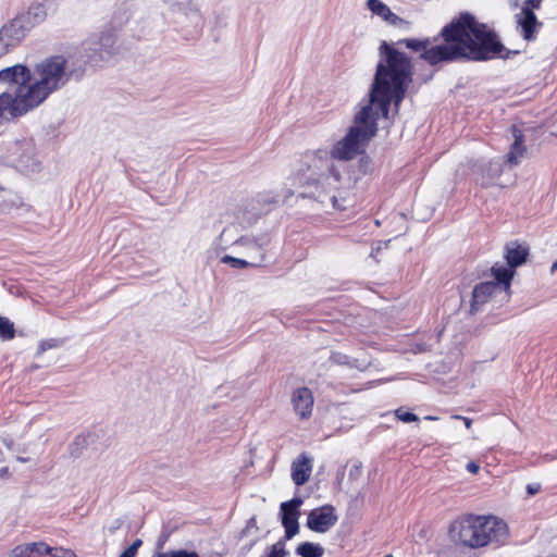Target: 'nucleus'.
<instances>
[{
    "instance_id": "1",
    "label": "nucleus",
    "mask_w": 557,
    "mask_h": 557,
    "mask_svg": "<svg viewBox=\"0 0 557 557\" xmlns=\"http://www.w3.org/2000/svg\"><path fill=\"white\" fill-rule=\"evenodd\" d=\"M412 75L411 59L383 41L380 46V61L368 98L359 102L352 125L346 135L332 147V159L350 161L364 151L366 146L377 132L380 116L388 117L392 103L395 112H398L412 82Z\"/></svg>"
},
{
    "instance_id": "2",
    "label": "nucleus",
    "mask_w": 557,
    "mask_h": 557,
    "mask_svg": "<svg viewBox=\"0 0 557 557\" xmlns=\"http://www.w3.org/2000/svg\"><path fill=\"white\" fill-rule=\"evenodd\" d=\"M441 37L443 42L438 45H433L434 39L431 38H405L397 45L419 52L420 59L430 65L461 59L486 61L500 57L505 50L495 32L469 13L460 14L458 18L444 26Z\"/></svg>"
},
{
    "instance_id": "3",
    "label": "nucleus",
    "mask_w": 557,
    "mask_h": 557,
    "mask_svg": "<svg viewBox=\"0 0 557 557\" xmlns=\"http://www.w3.org/2000/svg\"><path fill=\"white\" fill-rule=\"evenodd\" d=\"M34 83L22 87L12 98L10 92L0 95V119L25 114L39 106L50 94L69 81L64 55H52L38 63L33 73Z\"/></svg>"
},
{
    "instance_id": "4",
    "label": "nucleus",
    "mask_w": 557,
    "mask_h": 557,
    "mask_svg": "<svg viewBox=\"0 0 557 557\" xmlns=\"http://www.w3.org/2000/svg\"><path fill=\"white\" fill-rule=\"evenodd\" d=\"M331 151L326 149H318L305 157V164L307 165L308 174H302L298 177L299 184L307 187L309 190H305L300 194L304 198H312L321 203L322 208L327 211L330 208L335 210H343L344 207L338 203L336 196L324 188V183L329 180L324 173L319 174L318 171L327 169L334 181L338 182L341 178L339 173H334L333 169L329 166Z\"/></svg>"
},
{
    "instance_id": "5",
    "label": "nucleus",
    "mask_w": 557,
    "mask_h": 557,
    "mask_svg": "<svg viewBox=\"0 0 557 557\" xmlns=\"http://www.w3.org/2000/svg\"><path fill=\"white\" fill-rule=\"evenodd\" d=\"M508 539V527L495 517H469L459 523L458 540L468 547L500 545Z\"/></svg>"
},
{
    "instance_id": "6",
    "label": "nucleus",
    "mask_w": 557,
    "mask_h": 557,
    "mask_svg": "<svg viewBox=\"0 0 557 557\" xmlns=\"http://www.w3.org/2000/svg\"><path fill=\"white\" fill-rule=\"evenodd\" d=\"M115 41V34L110 28L92 34L81 45L90 61V65L96 66L109 61L116 53Z\"/></svg>"
},
{
    "instance_id": "7",
    "label": "nucleus",
    "mask_w": 557,
    "mask_h": 557,
    "mask_svg": "<svg viewBox=\"0 0 557 557\" xmlns=\"http://www.w3.org/2000/svg\"><path fill=\"white\" fill-rule=\"evenodd\" d=\"M338 521L334 506L323 505L312 509L307 516L306 527L317 533L329 532Z\"/></svg>"
},
{
    "instance_id": "8",
    "label": "nucleus",
    "mask_w": 557,
    "mask_h": 557,
    "mask_svg": "<svg viewBox=\"0 0 557 557\" xmlns=\"http://www.w3.org/2000/svg\"><path fill=\"white\" fill-rule=\"evenodd\" d=\"M300 497H294L288 502L281 504V520L285 529V539L290 540L299 532L298 519L300 516L299 508L302 505Z\"/></svg>"
},
{
    "instance_id": "9",
    "label": "nucleus",
    "mask_w": 557,
    "mask_h": 557,
    "mask_svg": "<svg viewBox=\"0 0 557 557\" xmlns=\"http://www.w3.org/2000/svg\"><path fill=\"white\" fill-rule=\"evenodd\" d=\"M174 14H178L183 17L182 21H177L184 24L186 27L191 28V33L198 35L201 33L205 18L201 13L199 3L196 0H185L177 9Z\"/></svg>"
},
{
    "instance_id": "10",
    "label": "nucleus",
    "mask_w": 557,
    "mask_h": 557,
    "mask_svg": "<svg viewBox=\"0 0 557 557\" xmlns=\"http://www.w3.org/2000/svg\"><path fill=\"white\" fill-rule=\"evenodd\" d=\"M32 79L30 71L22 64H15L0 71V82L15 85L14 96L16 97L17 91L22 87H27Z\"/></svg>"
},
{
    "instance_id": "11",
    "label": "nucleus",
    "mask_w": 557,
    "mask_h": 557,
    "mask_svg": "<svg viewBox=\"0 0 557 557\" xmlns=\"http://www.w3.org/2000/svg\"><path fill=\"white\" fill-rule=\"evenodd\" d=\"M516 22L520 28V35L527 41L534 40L537 29L542 26V23L539 22L535 13L529 7L521 8V11L516 14Z\"/></svg>"
},
{
    "instance_id": "12",
    "label": "nucleus",
    "mask_w": 557,
    "mask_h": 557,
    "mask_svg": "<svg viewBox=\"0 0 557 557\" xmlns=\"http://www.w3.org/2000/svg\"><path fill=\"white\" fill-rule=\"evenodd\" d=\"M292 404L295 413L302 420L309 419L312 414L314 398L308 387H299L293 392Z\"/></svg>"
},
{
    "instance_id": "13",
    "label": "nucleus",
    "mask_w": 557,
    "mask_h": 557,
    "mask_svg": "<svg viewBox=\"0 0 557 557\" xmlns=\"http://www.w3.org/2000/svg\"><path fill=\"white\" fill-rule=\"evenodd\" d=\"M64 60L66 72H69V78H82L86 66L90 64L85 51H83L82 45L69 52L67 55L64 57Z\"/></svg>"
},
{
    "instance_id": "14",
    "label": "nucleus",
    "mask_w": 557,
    "mask_h": 557,
    "mask_svg": "<svg viewBox=\"0 0 557 557\" xmlns=\"http://www.w3.org/2000/svg\"><path fill=\"white\" fill-rule=\"evenodd\" d=\"M511 132L513 143L510 146V150L505 156V159L502 160L509 168H513L520 164L527 151V148L524 146L523 132L515 125L511 127Z\"/></svg>"
},
{
    "instance_id": "15",
    "label": "nucleus",
    "mask_w": 557,
    "mask_h": 557,
    "mask_svg": "<svg viewBox=\"0 0 557 557\" xmlns=\"http://www.w3.org/2000/svg\"><path fill=\"white\" fill-rule=\"evenodd\" d=\"M507 166L500 159L491 160L480 168L481 174L476 177V183L483 187L498 185L497 180Z\"/></svg>"
},
{
    "instance_id": "16",
    "label": "nucleus",
    "mask_w": 557,
    "mask_h": 557,
    "mask_svg": "<svg viewBox=\"0 0 557 557\" xmlns=\"http://www.w3.org/2000/svg\"><path fill=\"white\" fill-rule=\"evenodd\" d=\"M29 30V23L20 15L0 29L1 35L10 40L11 45H14V47L21 42Z\"/></svg>"
},
{
    "instance_id": "17",
    "label": "nucleus",
    "mask_w": 557,
    "mask_h": 557,
    "mask_svg": "<svg viewBox=\"0 0 557 557\" xmlns=\"http://www.w3.org/2000/svg\"><path fill=\"white\" fill-rule=\"evenodd\" d=\"M312 458L306 453L300 454L292 463V480L297 486L304 485L312 472Z\"/></svg>"
},
{
    "instance_id": "18",
    "label": "nucleus",
    "mask_w": 557,
    "mask_h": 557,
    "mask_svg": "<svg viewBox=\"0 0 557 557\" xmlns=\"http://www.w3.org/2000/svg\"><path fill=\"white\" fill-rule=\"evenodd\" d=\"M497 290L498 285L492 281L475 285L472 292L471 312H476Z\"/></svg>"
},
{
    "instance_id": "19",
    "label": "nucleus",
    "mask_w": 557,
    "mask_h": 557,
    "mask_svg": "<svg viewBox=\"0 0 557 557\" xmlns=\"http://www.w3.org/2000/svg\"><path fill=\"white\" fill-rule=\"evenodd\" d=\"M368 10L376 16L387 22L389 25L397 26L404 22L401 17L395 14L384 2L381 0H368Z\"/></svg>"
},
{
    "instance_id": "20",
    "label": "nucleus",
    "mask_w": 557,
    "mask_h": 557,
    "mask_svg": "<svg viewBox=\"0 0 557 557\" xmlns=\"http://www.w3.org/2000/svg\"><path fill=\"white\" fill-rule=\"evenodd\" d=\"M491 271L492 275L496 280L494 283L498 285L499 290L507 293L510 289L511 281L515 275V269L510 265L506 267L504 264L495 263Z\"/></svg>"
},
{
    "instance_id": "21",
    "label": "nucleus",
    "mask_w": 557,
    "mask_h": 557,
    "mask_svg": "<svg viewBox=\"0 0 557 557\" xmlns=\"http://www.w3.org/2000/svg\"><path fill=\"white\" fill-rule=\"evenodd\" d=\"M528 255V248L522 245L511 243L506 246L505 259L507 264L513 269L524 263Z\"/></svg>"
},
{
    "instance_id": "22",
    "label": "nucleus",
    "mask_w": 557,
    "mask_h": 557,
    "mask_svg": "<svg viewBox=\"0 0 557 557\" xmlns=\"http://www.w3.org/2000/svg\"><path fill=\"white\" fill-rule=\"evenodd\" d=\"M20 16L29 23L32 29L35 25H38L45 21L47 11L42 3H34L28 8L27 12L21 14Z\"/></svg>"
},
{
    "instance_id": "23",
    "label": "nucleus",
    "mask_w": 557,
    "mask_h": 557,
    "mask_svg": "<svg viewBox=\"0 0 557 557\" xmlns=\"http://www.w3.org/2000/svg\"><path fill=\"white\" fill-rule=\"evenodd\" d=\"M296 554L301 557H322L324 548L319 543L304 542L296 547Z\"/></svg>"
},
{
    "instance_id": "24",
    "label": "nucleus",
    "mask_w": 557,
    "mask_h": 557,
    "mask_svg": "<svg viewBox=\"0 0 557 557\" xmlns=\"http://www.w3.org/2000/svg\"><path fill=\"white\" fill-rule=\"evenodd\" d=\"M330 359L332 362H334L336 364L348 366L350 368H357L360 371H364L367 369V364L359 363L357 359H351L350 357H348L347 355L342 354V352H333L331 355Z\"/></svg>"
},
{
    "instance_id": "25",
    "label": "nucleus",
    "mask_w": 557,
    "mask_h": 557,
    "mask_svg": "<svg viewBox=\"0 0 557 557\" xmlns=\"http://www.w3.org/2000/svg\"><path fill=\"white\" fill-rule=\"evenodd\" d=\"M15 336L13 322L5 317H0V339L11 341Z\"/></svg>"
},
{
    "instance_id": "26",
    "label": "nucleus",
    "mask_w": 557,
    "mask_h": 557,
    "mask_svg": "<svg viewBox=\"0 0 557 557\" xmlns=\"http://www.w3.org/2000/svg\"><path fill=\"white\" fill-rule=\"evenodd\" d=\"M21 554L24 552L27 553L26 557H33L34 554L37 556L48 555L50 550V546L45 543H30L26 545L24 548H20Z\"/></svg>"
},
{
    "instance_id": "27",
    "label": "nucleus",
    "mask_w": 557,
    "mask_h": 557,
    "mask_svg": "<svg viewBox=\"0 0 557 557\" xmlns=\"http://www.w3.org/2000/svg\"><path fill=\"white\" fill-rule=\"evenodd\" d=\"M269 237L268 236H261L260 238H242L240 243L247 247H257L259 249H263L265 246L269 245Z\"/></svg>"
},
{
    "instance_id": "28",
    "label": "nucleus",
    "mask_w": 557,
    "mask_h": 557,
    "mask_svg": "<svg viewBox=\"0 0 557 557\" xmlns=\"http://www.w3.org/2000/svg\"><path fill=\"white\" fill-rule=\"evenodd\" d=\"M221 261L236 269H244L251 264L245 259L235 258L228 255L223 256Z\"/></svg>"
},
{
    "instance_id": "29",
    "label": "nucleus",
    "mask_w": 557,
    "mask_h": 557,
    "mask_svg": "<svg viewBox=\"0 0 557 557\" xmlns=\"http://www.w3.org/2000/svg\"><path fill=\"white\" fill-rule=\"evenodd\" d=\"M157 557H200V556L194 550L176 549V550H169V552L160 553Z\"/></svg>"
},
{
    "instance_id": "30",
    "label": "nucleus",
    "mask_w": 557,
    "mask_h": 557,
    "mask_svg": "<svg viewBox=\"0 0 557 557\" xmlns=\"http://www.w3.org/2000/svg\"><path fill=\"white\" fill-rule=\"evenodd\" d=\"M287 552L285 549V544L283 541H278L270 547L269 554L267 557H285Z\"/></svg>"
},
{
    "instance_id": "31",
    "label": "nucleus",
    "mask_w": 557,
    "mask_h": 557,
    "mask_svg": "<svg viewBox=\"0 0 557 557\" xmlns=\"http://www.w3.org/2000/svg\"><path fill=\"white\" fill-rule=\"evenodd\" d=\"M395 416L397 417L398 420H400L405 423L414 422V421H418V419H419L417 414H414L412 412L404 411L401 408H399L395 411Z\"/></svg>"
},
{
    "instance_id": "32",
    "label": "nucleus",
    "mask_w": 557,
    "mask_h": 557,
    "mask_svg": "<svg viewBox=\"0 0 557 557\" xmlns=\"http://www.w3.org/2000/svg\"><path fill=\"white\" fill-rule=\"evenodd\" d=\"M50 557H76L73 550L63 547H51L48 552Z\"/></svg>"
},
{
    "instance_id": "33",
    "label": "nucleus",
    "mask_w": 557,
    "mask_h": 557,
    "mask_svg": "<svg viewBox=\"0 0 557 557\" xmlns=\"http://www.w3.org/2000/svg\"><path fill=\"white\" fill-rule=\"evenodd\" d=\"M60 341L59 339H55V338H50V339H46V341H41L39 346H38V354H42L45 352L46 350L48 349H52V348H57L60 346Z\"/></svg>"
},
{
    "instance_id": "34",
    "label": "nucleus",
    "mask_w": 557,
    "mask_h": 557,
    "mask_svg": "<svg viewBox=\"0 0 557 557\" xmlns=\"http://www.w3.org/2000/svg\"><path fill=\"white\" fill-rule=\"evenodd\" d=\"M141 540H135L121 555L120 557H135L138 548L141 546Z\"/></svg>"
},
{
    "instance_id": "35",
    "label": "nucleus",
    "mask_w": 557,
    "mask_h": 557,
    "mask_svg": "<svg viewBox=\"0 0 557 557\" xmlns=\"http://www.w3.org/2000/svg\"><path fill=\"white\" fill-rule=\"evenodd\" d=\"M164 5L168 7V9L175 13L176 9L185 1V0H161Z\"/></svg>"
},
{
    "instance_id": "36",
    "label": "nucleus",
    "mask_w": 557,
    "mask_h": 557,
    "mask_svg": "<svg viewBox=\"0 0 557 557\" xmlns=\"http://www.w3.org/2000/svg\"><path fill=\"white\" fill-rule=\"evenodd\" d=\"M541 488H542V486H541V484H540V483H537V482L529 483V484L527 485V487H525L527 493H528V495H529V496H534V495H536L537 493H540V492H541Z\"/></svg>"
},
{
    "instance_id": "37",
    "label": "nucleus",
    "mask_w": 557,
    "mask_h": 557,
    "mask_svg": "<svg viewBox=\"0 0 557 557\" xmlns=\"http://www.w3.org/2000/svg\"><path fill=\"white\" fill-rule=\"evenodd\" d=\"M541 3H542V0H524L523 7H529V8H531V11H533V9H540Z\"/></svg>"
},
{
    "instance_id": "38",
    "label": "nucleus",
    "mask_w": 557,
    "mask_h": 557,
    "mask_svg": "<svg viewBox=\"0 0 557 557\" xmlns=\"http://www.w3.org/2000/svg\"><path fill=\"white\" fill-rule=\"evenodd\" d=\"M466 469H467L470 473H472V474H476V473L479 472L480 467H479V465H478V463H475L474 461H470V462H468V463H467Z\"/></svg>"
},
{
    "instance_id": "39",
    "label": "nucleus",
    "mask_w": 557,
    "mask_h": 557,
    "mask_svg": "<svg viewBox=\"0 0 557 557\" xmlns=\"http://www.w3.org/2000/svg\"><path fill=\"white\" fill-rule=\"evenodd\" d=\"M453 418L454 419H458V420H462L467 429L471 428L472 420L470 418L462 417V416H459V414H455V416H453Z\"/></svg>"
},
{
    "instance_id": "40",
    "label": "nucleus",
    "mask_w": 557,
    "mask_h": 557,
    "mask_svg": "<svg viewBox=\"0 0 557 557\" xmlns=\"http://www.w3.org/2000/svg\"><path fill=\"white\" fill-rule=\"evenodd\" d=\"M361 467L360 465H354L351 469L349 470V476L350 478H357L360 474Z\"/></svg>"
},
{
    "instance_id": "41",
    "label": "nucleus",
    "mask_w": 557,
    "mask_h": 557,
    "mask_svg": "<svg viewBox=\"0 0 557 557\" xmlns=\"http://www.w3.org/2000/svg\"><path fill=\"white\" fill-rule=\"evenodd\" d=\"M258 201H264V202H268V203H274V202L277 201V199L275 197H273V198H265L262 195H259L258 196Z\"/></svg>"
},
{
    "instance_id": "42",
    "label": "nucleus",
    "mask_w": 557,
    "mask_h": 557,
    "mask_svg": "<svg viewBox=\"0 0 557 557\" xmlns=\"http://www.w3.org/2000/svg\"><path fill=\"white\" fill-rule=\"evenodd\" d=\"M555 271H557V260L553 263V265L550 268L552 273H554Z\"/></svg>"
},
{
    "instance_id": "43",
    "label": "nucleus",
    "mask_w": 557,
    "mask_h": 557,
    "mask_svg": "<svg viewBox=\"0 0 557 557\" xmlns=\"http://www.w3.org/2000/svg\"><path fill=\"white\" fill-rule=\"evenodd\" d=\"M425 419L426 420H436L437 418L436 417H432V416H426Z\"/></svg>"
},
{
    "instance_id": "44",
    "label": "nucleus",
    "mask_w": 557,
    "mask_h": 557,
    "mask_svg": "<svg viewBox=\"0 0 557 557\" xmlns=\"http://www.w3.org/2000/svg\"><path fill=\"white\" fill-rule=\"evenodd\" d=\"M255 522H256L255 518H251V519L249 520L248 524H255Z\"/></svg>"
}]
</instances>
